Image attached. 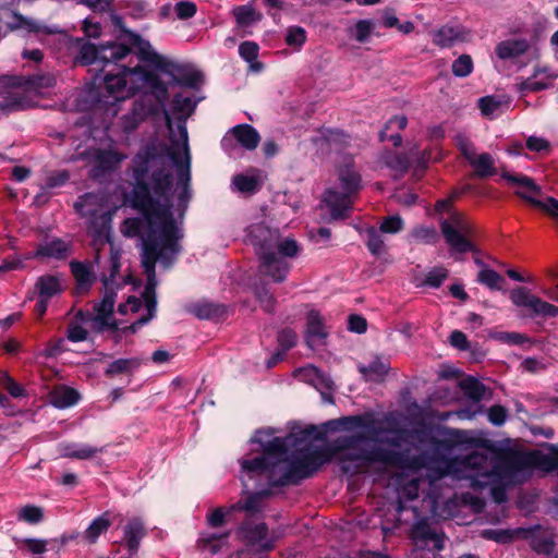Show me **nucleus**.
Masks as SVG:
<instances>
[{"label":"nucleus","mask_w":558,"mask_h":558,"mask_svg":"<svg viewBox=\"0 0 558 558\" xmlns=\"http://www.w3.org/2000/svg\"><path fill=\"white\" fill-rule=\"evenodd\" d=\"M195 102L189 96L177 94L172 99V111L178 113L177 130L172 118L163 109L169 130L170 145L160 141L145 144L132 160L133 189L131 206L142 216L124 220L121 231L129 238H141V265L146 275L143 299L147 314L136 322H149L156 313L157 300L156 264L170 269L182 251V229L175 223L171 208L173 195V173L178 174V205L186 208L191 198V155L186 119L192 114Z\"/></svg>","instance_id":"1"},{"label":"nucleus","mask_w":558,"mask_h":558,"mask_svg":"<svg viewBox=\"0 0 558 558\" xmlns=\"http://www.w3.org/2000/svg\"><path fill=\"white\" fill-rule=\"evenodd\" d=\"M293 440V435L270 437V433L258 430L252 441L260 446L262 452L240 460L244 487L250 480L265 481L271 487L298 485L331 457L339 459L345 473H355L372 463L393 464L397 460L393 451L371 445L362 434L339 437L327 449Z\"/></svg>","instance_id":"2"},{"label":"nucleus","mask_w":558,"mask_h":558,"mask_svg":"<svg viewBox=\"0 0 558 558\" xmlns=\"http://www.w3.org/2000/svg\"><path fill=\"white\" fill-rule=\"evenodd\" d=\"M530 466L529 456L521 452L474 451L462 459L444 461L440 468L429 470L426 478H412L402 487L400 497L414 500L425 484L434 487L446 476H451L454 480H468L470 487L474 489H481L488 485L511 484L519 473Z\"/></svg>","instance_id":"3"},{"label":"nucleus","mask_w":558,"mask_h":558,"mask_svg":"<svg viewBox=\"0 0 558 558\" xmlns=\"http://www.w3.org/2000/svg\"><path fill=\"white\" fill-rule=\"evenodd\" d=\"M246 238L257 255L259 275L276 283L283 282L291 269L288 258L296 257L301 251L295 239L283 238L278 229L263 222L251 225Z\"/></svg>","instance_id":"4"},{"label":"nucleus","mask_w":558,"mask_h":558,"mask_svg":"<svg viewBox=\"0 0 558 558\" xmlns=\"http://www.w3.org/2000/svg\"><path fill=\"white\" fill-rule=\"evenodd\" d=\"M337 174L341 191L329 189L324 197V202L329 207L330 216L333 220L348 217L352 206V196L362 187L361 175L354 169L351 159H345V162L338 168Z\"/></svg>","instance_id":"5"},{"label":"nucleus","mask_w":558,"mask_h":558,"mask_svg":"<svg viewBox=\"0 0 558 558\" xmlns=\"http://www.w3.org/2000/svg\"><path fill=\"white\" fill-rule=\"evenodd\" d=\"M134 56L125 59L122 62L111 63V69L100 71L102 73L104 90L106 95H102L104 99H99L105 106H113L118 101L124 100L132 96L137 89L140 84L136 76L131 73L135 71L136 64L132 66Z\"/></svg>","instance_id":"6"},{"label":"nucleus","mask_w":558,"mask_h":558,"mask_svg":"<svg viewBox=\"0 0 558 558\" xmlns=\"http://www.w3.org/2000/svg\"><path fill=\"white\" fill-rule=\"evenodd\" d=\"M74 207L81 217L86 218L90 225L96 226L101 220V227L93 235V247L95 250V263H100V252L109 244L110 255L116 252L111 242L109 228L106 227V214L104 211V197L95 193H86L75 202Z\"/></svg>","instance_id":"7"},{"label":"nucleus","mask_w":558,"mask_h":558,"mask_svg":"<svg viewBox=\"0 0 558 558\" xmlns=\"http://www.w3.org/2000/svg\"><path fill=\"white\" fill-rule=\"evenodd\" d=\"M110 276H102V283L106 288L102 300L94 305L95 314L89 318L90 327L95 331L117 330L118 324L113 318V306L116 293L109 284L120 269V253L112 252L109 258Z\"/></svg>","instance_id":"8"},{"label":"nucleus","mask_w":558,"mask_h":558,"mask_svg":"<svg viewBox=\"0 0 558 558\" xmlns=\"http://www.w3.org/2000/svg\"><path fill=\"white\" fill-rule=\"evenodd\" d=\"M132 57L131 48L118 43H108L106 45L95 46L85 43L80 49L76 58L82 65H98V71H105L111 63L122 62Z\"/></svg>","instance_id":"9"},{"label":"nucleus","mask_w":558,"mask_h":558,"mask_svg":"<svg viewBox=\"0 0 558 558\" xmlns=\"http://www.w3.org/2000/svg\"><path fill=\"white\" fill-rule=\"evenodd\" d=\"M440 229L446 242L457 252L465 253L474 247L469 240L472 226L464 215L453 211L448 219L440 221Z\"/></svg>","instance_id":"10"},{"label":"nucleus","mask_w":558,"mask_h":558,"mask_svg":"<svg viewBox=\"0 0 558 558\" xmlns=\"http://www.w3.org/2000/svg\"><path fill=\"white\" fill-rule=\"evenodd\" d=\"M501 177L509 183L523 189V191H518L517 195L558 218V201L554 197H547L545 201L537 199L536 197L542 195V189L531 178L523 174H511L507 171H502Z\"/></svg>","instance_id":"11"},{"label":"nucleus","mask_w":558,"mask_h":558,"mask_svg":"<svg viewBox=\"0 0 558 558\" xmlns=\"http://www.w3.org/2000/svg\"><path fill=\"white\" fill-rule=\"evenodd\" d=\"M457 145L469 165L474 169V174L480 178H488L497 173L494 157L488 153L476 154V149L471 141L464 135L456 137Z\"/></svg>","instance_id":"12"},{"label":"nucleus","mask_w":558,"mask_h":558,"mask_svg":"<svg viewBox=\"0 0 558 558\" xmlns=\"http://www.w3.org/2000/svg\"><path fill=\"white\" fill-rule=\"evenodd\" d=\"M130 41L131 45L137 49L136 59L145 61L157 70L172 76H174L175 72L179 71V65L175 62L162 54H159L155 51L149 41L143 39L141 36L133 34L130 36ZM131 51L133 50L131 49ZM132 53L135 57V53Z\"/></svg>","instance_id":"13"},{"label":"nucleus","mask_w":558,"mask_h":558,"mask_svg":"<svg viewBox=\"0 0 558 558\" xmlns=\"http://www.w3.org/2000/svg\"><path fill=\"white\" fill-rule=\"evenodd\" d=\"M510 300L515 306L526 308L530 316L555 317L558 315V306L543 301L524 287L513 289L510 292Z\"/></svg>","instance_id":"14"},{"label":"nucleus","mask_w":558,"mask_h":558,"mask_svg":"<svg viewBox=\"0 0 558 558\" xmlns=\"http://www.w3.org/2000/svg\"><path fill=\"white\" fill-rule=\"evenodd\" d=\"M88 157L93 165L90 169L93 178H99L114 171L128 158L125 154L113 148H94L88 153Z\"/></svg>","instance_id":"15"},{"label":"nucleus","mask_w":558,"mask_h":558,"mask_svg":"<svg viewBox=\"0 0 558 558\" xmlns=\"http://www.w3.org/2000/svg\"><path fill=\"white\" fill-rule=\"evenodd\" d=\"M410 537L417 549L441 550L445 535L435 531L426 520H418L411 529Z\"/></svg>","instance_id":"16"},{"label":"nucleus","mask_w":558,"mask_h":558,"mask_svg":"<svg viewBox=\"0 0 558 558\" xmlns=\"http://www.w3.org/2000/svg\"><path fill=\"white\" fill-rule=\"evenodd\" d=\"M294 375L301 381L306 383L318 390L325 402L333 403L332 392L335 390V384L328 375L320 372L314 365L301 367L295 371Z\"/></svg>","instance_id":"17"},{"label":"nucleus","mask_w":558,"mask_h":558,"mask_svg":"<svg viewBox=\"0 0 558 558\" xmlns=\"http://www.w3.org/2000/svg\"><path fill=\"white\" fill-rule=\"evenodd\" d=\"M136 76L140 89L145 88L155 97L158 105H163L168 98L167 85L153 72H149L136 63V69L131 73Z\"/></svg>","instance_id":"18"},{"label":"nucleus","mask_w":558,"mask_h":558,"mask_svg":"<svg viewBox=\"0 0 558 558\" xmlns=\"http://www.w3.org/2000/svg\"><path fill=\"white\" fill-rule=\"evenodd\" d=\"M469 39L470 32L460 25H444L432 33L433 44L440 48H450Z\"/></svg>","instance_id":"19"},{"label":"nucleus","mask_w":558,"mask_h":558,"mask_svg":"<svg viewBox=\"0 0 558 558\" xmlns=\"http://www.w3.org/2000/svg\"><path fill=\"white\" fill-rule=\"evenodd\" d=\"M531 44L526 38L513 37L501 40L495 47V54L501 61H515L531 50Z\"/></svg>","instance_id":"20"},{"label":"nucleus","mask_w":558,"mask_h":558,"mask_svg":"<svg viewBox=\"0 0 558 558\" xmlns=\"http://www.w3.org/2000/svg\"><path fill=\"white\" fill-rule=\"evenodd\" d=\"M21 28L27 29L28 32L33 33H54V31L49 28L48 26L41 25L38 22L25 17L17 12H12L10 20L7 22L0 19V34L3 36H7L10 32H14Z\"/></svg>","instance_id":"21"},{"label":"nucleus","mask_w":558,"mask_h":558,"mask_svg":"<svg viewBox=\"0 0 558 558\" xmlns=\"http://www.w3.org/2000/svg\"><path fill=\"white\" fill-rule=\"evenodd\" d=\"M524 538H526L533 550L538 554H550L554 549V535L541 525L523 530Z\"/></svg>","instance_id":"22"},{"label":"nucleus","mask_w":558,"mask_h":558,"mask_svg":"<svg viewBox=\"0 0 558 558\" xmlns=\"http://www.w3.org/2000/svg\"><path fill=\"white\" fill-rule=\"evenodd\" d=\"M239 533L250 545L258 546L262 549L271 548V541L268 538V527L265 523L253 524L245 522L240 527Z\"/></svg>","instance_id":"23"},{"label":"nucleus","mask_w":558,"mask_h":558,"mask_svg":"<svg viewBox=\"0 0 558 558\" xmlns=\"http://www.w3.org/2000/svg\"><path fill=\"white\" fill-rule=\"evenodd\" d=\"M145 535L146 530L140 518L128 520L126 524L123 526V541L131 556L137 553L140 543Z\"/></svg>","instance_id":"24"},{"label":"nucleus","mask_w":558,"mask_h":558,"mask_svg":"<svg viewBox=\"0 0 558 558\" xmlns=\"http://www.w3.org/2000/svg\"><path fill=\"white\" fill-rule=\"evenodd\" d=\"M374 422L372 414L351 415L331 420L326 423V426L331 430L362 428L371 432Z\"/></svg>","instance_id":"25"},{"label":"nucleus","mask_w":558,"mask_h":558,"mask_svg":"<svg viewBox=\"0 0 558 558\" xmlns=\"http://www.w3.org/2000/svg\"><path fill=\"white\" fill-rule=\"evenodd\" d=\"M56 84V78L51 74H35L32 76H20L15 78L16 85L23 92L40 94L44 89L50 88Z\"/></svg>","instance_id":"26"},{"label":"nucleus","mask_w":558,"mask_h":558,"mask_svg":"<svg viewBox=\"0 0 558 558\" xmlns=\"http://www.w3.org/2000/svg\"><path fill=\"white\" fill-rule=\"evenodd\" d=\"M156 110L155 105H145L143 101H135L132 111L121 119V128L124 132H131L150 113Z\"/></svg>","instance_id":"27"},{"label":"nucleus","mask_w":558,"mask_h":558,"mask_svg":"<svg viewBox=\"0 0 558 558\" xmlns=\"http://www.w3.org/2000/svg\"><path fill=\"white\" fill-rule=\"evenodd\" d=\"M229 133L247 150H254L260 142L259 133L250 124H238Z\"/></svg>","instance_id":"28"},{"label":"nucleus","mask_w":558,"mask_h":558,"mask_svg":"<svg viewBox=\"0 0 558 558\" xmlns=\"http://www.w3.org/2000/svg\"><path fill=\"white\" fill-rule=\"evenodd\" d=\"M70 253V244L61 239H52L38 245L35 256L64 259Z\"/></svg>","instance_id":"29"},{"label":"nucleus","mask_w":558,"mask_h":558,"mask_svg":"<svg viewBox=\"0 0 558 558\" xmlns=\"http://www.w3.org/2000/svg\"><path fill=\"white\" fill-rule=\"evenodd\" d=\"M232 15L235 19L236 27L244 33L263 19V14L250 4L234 7Z\"/></svg>","instance_id":"30"},{"label":"nucleus","mask_w":558,"mask_h":558,"mask_svg":"<svg viewBox=\"0 0 558 558\" xmlns=\"http://www.w3.org/2000/svg\"><path fill=\"white\" fill-rule=\"evenodd\" d=\"M70 267L77 283V292H86L95 281L92 265L88 263L73 260L71 262Z\"/></svg>","instance_id":"31"},{"label":"nucleus","mask_w":558,"mask_h":558,"mask_svg":"<svg viewBox=\"0 0 558 558\" xmlns=\"http://www.w3.org/2000/svg\"><path fill=\"white\" fill-rule=\"evenodd\" d=\"M390 369V363L386 359L376 356L368 365H360L359 371L366 380L381 381Z\"/></svg>","instance_id":"32"},{"label":"nucleus","mask_w":558,"mask_h":558,"mask_svg":"<svg viewBox=\"0 0 558 558\" xmlns=\"http://www.w3.org/2000/svg\"><path fill=\"white\" fill-rule=\"evenodd\" d=\"M327 332L323 317L318 312L311 311L307 316V328H306V342L310 347H313L318 341L325 339Z\"/></svg>","instance_id":"33"},{"label":"nucleus","mask_w":558,"mask_h":558,"mask_svg":"<svg viewBox=\"0 0 558 558\" xmlns=\"http://www.w3.org/2000/svg\"><path fill=\"white\" fill-rule=\"evenodd\" d=\"M189 312L201 319H213L225 315L226 307L210 302L194 303L189 306Z\"/></svg>","instance_id":"34"},{"label":"nucleus","mask_w":558,"mask_h":558,"mask_svg":"<svg viewBox=\"0 0 558 558\" xmlns=\"http://www.w3.org/2000/svg\"><path fill=\"white\" fill-rule=\"evenodd\" d=\"M270 492L265 489L260 490L254 494H250L244 501H239L235 505H233L228 513H230L232 510H244L250 514H255L263 509V500L265 497L269 496Z\"/></svg>","instance_id":"35"},{"label":"nucleus","mask_w":558,"mask_h":558,"mask_svg":"<svg viewBox=\"0 0 558 558\" xmlns=\"http://www.w3.org/2000/svg\"><path fill=\"white\" fill-rule=\"evenodd\" d=\"M240 57L250 64L253 72H260L264 64L257 61L259 54V46L255 41L246 40L239 46Z\"/></svg>","instance_id":"36"},{"label":"nucleus","mask_w":558,"mask_h":558,"mask_svg":"<svg viewBox=\"0 0 558 558\" xmlns=\"http://www.w3.org/2000/svg\"><path fill=\"white\" fill-rule=\"evenodd\" d=\"M102 449L89 445L68 444L62 447V456L71 459L88 460L101 452Z\"/></svg>","instance_id":"37"},{"label":"nucleus","mask_w":558,"mask_h":558,"mask_svg":"<svg viewBox=\"0 0 558 558\" xmlns=\"http://www.w3.org/2000/svg\"><path fill=\"white\" fill-rule=\"evenodd\" d=\"M80 399L78 392L70 387H60L51 395V403L58 409L74 405Z\"/></svg>","instance_id":"38"},{"label":"nucleus","mask_w":558,"mask_h":558,"mask_svg":"<svg viewBox=\"0 0 558 558\" xmlns=\"http://www.w3.org/2000/svg\"><path fill=\"white\" fill-rule=\"evenodd\" d=\"M39 298L50 300L53 295L61 292V284L58 277L52 275H46L38 278L36 284Z\"/></svg>","instance_id":"39"},{"label":"nucleus","mask_w":558,"mask_h":558,"mask_svg":"<svg viewBox=\"0 0 558 558\" xmlns=\"http://www.w3.org/2000/svg\"><path fill=\"white\" fill-rule=\"evenodd\" d=\"M141 365V360L137 357L132 359H119L111 362L107 368L105 369V375L108 377H113L120 374H129L134 369L138 368Z\"/></svg>","instance_id":"40"},{"label":"nucleus","mask_w":558,"mask_h":558,"mask_svg":"<svg viewBox=\"0 0 558 558\" xmlns=\"http://www.w3.org/2000/svg\"><path fill=\"white\" fill-rule=\"evenodd\" d=\"M111 525L108 512L97 517L84 532V538L89 543H95L98 537Z\"/></svg>","instance_id":"41"},{"label":"nucleus","mask_w":558,"mask_h":558,"mask_svg":"<svg viewBox=\"0 0 558 558\" xmlns=\"http://www.w3.org/2000/svg\"><path fill=\"white\" fill-rule=\"evenodd\" d=\"M365 244L371 254L374 256L379 257L387 252V246L383 233L374 227L366 229Z\"/></svg>","instance_id":"42"},{"label":"nucleus","mask_w":558,"mask_h":558,"mask_svg":"<svg viewBox=\"0 0 558 558\" xmlns=\"http://www.w3.org/2000/svg\"><path fill=\"white\" fill-rule=\"evenodd\" d=\"M31 106L27 97L16 89L10 94L3 101L0 102V111L11 112L16 110H24Z\"/></svg>","instance_id":"43"},{"label":"nucleus","mask_w":558,"mask_h":558,"mask_svg":"<svg viewBox=\"0 0 558 558\" xmlns=\"http://www.w3.org/2000/svg\"><path fill=\"white\" fill-rule=\"evenodd\" d=\"M460 388L464 395L473 401H481L485 397V386L474 377H468L460 381Z\"/></svg>","instance_id":"44"},{"label":"nucleus","mask_w":558,"mask_h":558,"mask_svg":"<svg viewBox=\"0 0 558 558\" xmlns=\"http://www.w3.org/2000/svg\"><path fill=\"white\" fill-rule=\"evenodd\" d=\"M228 536L229 532H204L201 534L198 544L203 546V548H207L210 553L216 554Z\"/></svg>","instance_id":"45"},{"label":"nucleus","mask_w":558,"mask_h":558,"mask_svg":"<svg viewBox=\"0 0 558 558\" xmlns=\"http://www.w3.org/2000/svg\"><path fill=\"white\" fill-rule=\"evenodd\" d=\"M477 281L492 290H500L505 280L497 271L483 267L477 275Z\"/></svg>","instance_id":"46"},{"label":"nucleus","mask_w":558,"mask_h":558,"mask_svg":"<svg viewBox=\"0 0 558 558\" xmlns=\"http://www.w3.org/2000/svg\"><path fill=\"white\" fill-rule=\"evenodd\" d=\"M549 86V82H546L545 80H537V77H534V74H532L530 77L522 78L517 84V90L522 94L535 93L547 89Z\"/></svg>","instance_id":"47"},{"label":"nucleus","mask_w":558,"mask_h":558,"mask_svg":"<svg viewBox=\"0 0 558 558\" xmlns=\"http://www.w3.org/2000/svg\"><path fill=\"white\" fill-rule=\"evenodd\" d=\"M44 519V511L40 507L27 505L17 512V520L28 524H37Z\"/></svg>","instance_id":"48"},{"label":"nucleus","mask_w":558,"mask_h":558,"mask_svg":"<svg viewBox=\"0 0 558 558\" xmlns=\"http://www.w3.org/2000/svg\"><path fill=\"white\" fill-rule=\"evenodd\" d=\"M386 165L396 171L399 175H402L409 170L411 166V159L408 154H393L387 158Z\"/></svg>","instance_id":"49"},{"label":"nucleus","mask_w":558,"mask_h":558,"mask_svg":"<svg viewBox=\"0 0 558 558\" xmlns=\"http://www.w3.org/2000/svg\"><path fill=\"white\" fill-rule=\"evenodd\" d=\"M232 183L242 193H255L259 189V182L256 177L238 174L233 178Z\"/></svg>","instance_id":"50"},{"label":"nucleus","mask_w":558,"mask_h":558,"mask_svg":"<svg viewBox=\"0 0 558 558\" xmlns=\"http://www.w3.org/2000/svg\"><path fill=\"white\" fill-rule=\"evenodd\" d=\"M451 71L457 77H465L473 71V60L469 54H462L452 62Z\"/></svg>","instance_id":"51"},{"label":"nucleus","mask_w":558,"mask_h":558,"mask_svg":"<svg viewBox=\"0 0 558 558\" xmlns=\"http://www.w3.org/2000/svg\"><path fill=\"white\" fill-rule=\"evenodd\" d=\"M256 300L266 312H271L275 308L276 299L265 284L257 286L254 290Z\"/></svg>","instance_id":"52"},{"label":"nucleus","mask_w":558,"mask_h":558,"mask_svg":"<svg viewBox=\"0 0 558 558\" xmlns=\"http://www.w3.org/2000/svg\"><path fill=\"white\" fill-rule=\"evenodd\" d=\"M306 41V32L301 26H291L287 29L286 44L300 49Z\"/></svg>","instance_id":"53"},{"label":"nucleus","mask_w":558,"mask_h":558,"mask_svg":"<svg viewBox=\"0 0 558 558\" xmlns=\"http://www.w3.org/2000/svg\"><path fill=\"white\" fill-rule=\"evenodd\" d=\"M411 236L420 243L433 244L437 241L438 234L433 227H418L414 228L411 232Z\"/></svg>","instance_id":"54"},{"label":"nucleus","mask_w":558,"mask_h":558,"mask_svg":"<svg viewBox=\"0 0 558 558\" xmlns=\"http://www.w3.org/2000/svg\"><path fill=\"white\" fill-rule=\"evenodd\" d=\"M374 27L375 23L373 21L360 20L356 22L354 28L351 32L359 43H365L371 36Z\"/></svg>","instance_id":"55"},{"label":"nucleus","mask_w":558,"mask_h":558,"mask_svg":"<svg viewBox=\"0 0 558 558\" xmlns=\"http://www.w3.org/2000/svg\"><path fill=\"white\" fill-rule=\"evenodd\" d=\"M404 227L402 218L398 215L385 217L379 226L378 231L381 233L396 234Z\"/></svg>","instance_id":"56"},{"label":"nucleus","mask_w":558,"mask_h":558,"mask_svg":"<svg viewBox=\"0 0 558 558\" xmlns=\"http://www.w3.org/2000/svg\"><path fill=\"white\" fill-rule=\"evenodd\" d=\"M20 549H27L34 555H40L47 550V541L37 538H24L19 542Z\"/></svg>","instance_id":"57"},{"label":"nucleus","mask_w":558,"mask_h":558,"mask_svg":"<svg viewBox=\"0 0 558 558\" xmlns=\"http://www.w3.org/2000/svg\"><path fill=\"white\" fill-rule=\"evenodd\" d=\"M447 277L448 270L446 268L436 267L427 272L424 283L433 288H439Z\"/></svg>","instance_id":"58"},{"label":"nucleus","mask_w":558,"mask_h":558,"mask_svg":"<svg viewBox=\"0 0 558 558\" xmlns=\"http://www.w3.org/2000/svg\"><path fill=\"white\" fill-rule=\"evenodd\" d=\"M277 340L280 349L287 352L296 343V335L292 329H283L278 332Z\"/></svg>","instance_id":"59"},{"label":"nucleus","mask_w":558,"mask_h":558,"mask_svg":"<svg viewBox=\"0 0 558 558\" xmlns=\"http://www.w3.org/2000/svg\"><path fill=\"white\" fill-rule=\"evenodd\" d=\"M175 13L181 20L190 19L196 13V5L190 1H181L175 4Z\"/></svg>","instance_id":"60"},{"label":"nucleus","mask_w":558,"mask_h":558,"mask_svg":"<svg viewBox=\"0 0 558 558\" xmlns=\"http://www.w3.org/2000/svg\"><path fill=\"white\" fill-rule=\"evenodd\" d=\"M499 105L500 102L490 96L478 99V107L486 117L493 114L499 108Z\"/></svg>","instance_id":"61"},{"label":"nucleus","mask_w":558,"mask_h":558,"mask_svg":"<svg viewBox=\"0 0 558 558\" xmlns=\"http://www.w3.org/2000/svg\"><path fill=\"white\" fill-rule=\"evenodd\" d=\"M507 418V411L501 405H493L488 410V420L492 424L496 426H500L505 423Z\"/></svg>","instance_id":"62"},{"label":"nucleus","mask_w":558,"mask_h":558,"mask_svg":"<svg viewBox=\"0 0 558 558\" xmlns=\"http://www.w3.org/2000/svg\"><path fill=\"white\" fill-rule=\"evenodd\" d=\"M526 147L531 151L542 153V151H548L550 144L547 140H545L543 137L530 136L526 140Z\"/></svg>","instance_id":"63"},{"label":"nucleus","mask_w":558,"mask_h":558,"mask_svg":"<svg viewBox=\"0 0 558 558\" xmlns=\"http://www.w3.org/2000/svg\"><path fill=\"white\" fill-rule=\"evenodd\" d=\"M226 512L222 508L215 509L211 513L207 515V524L211 529H218L225 525L226 523Z\"/></svg>","instance_id":"64"}]
</instances>
